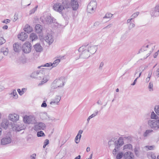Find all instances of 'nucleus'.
<instances>
[{
  "mask_svg": "<svg viewBox=\"0 0 159 159\" xmlns=\"http://www.w3.org/2000/svg\"><path fill=\"white\" fill-rule=\"evenodd\" d=\"M55 19L52 17L50 15H48L44 17V20L48 24H50L52 23H54Z\"/></svg>",
  "mask_w": 159,
  "mask_h": 159,
  "instance_id": "obj_19",
  "label": "nucleus"
},
{
  "mask_svg": "<svg viewBox=\"0 0 159 159\" xmlns=\"http://www.w3.org/2000/svg\"><path fill=\"white\" fill-rule=\"evenodd\" d=\"M16 125L11 123L10 124V126L11 128L14 131V128H15V127H16Z\"/></svg>",
  "mask_w": 159,
  "mask_h": 159,
  "instance_id": "obj_50",
  "label": "nucleus"
},
{
  "mask_svg": "<svg viewBox=\"0 0 159 159\" xmlns=\"http://www.w3.org/2000/svg\"><path fill=\"white\" fill-rule=\"evenodd\" d=\"M101 23L99 21H96L94 23V26H98Z\"/></svg>",
  "mask_w": 159,
  "mask_h": 159,
  "instance_id": "obj_57",
  "label": "nucleus"
},
{
  "mask_svg": "<svg viewBox=\"0 0 159 159\" xmlns=\"http://www.w3.org/2000/svg\"><path fill=\"white\" fill-rule=\"evenodd\" d=\"M8 136L2 139L1 140V143L3 145H5L10 143L11 142V135L9 133L7 134Z\"/></svg>",
  "mask_w": 159,
  "mask_h": 159,
  "instance_id": "obj_15",
  "label": "nucleus"
},
{
  "mask_svg": "<svg viewBox=\"0 0 159 159\" xmlns=\"http://www.w3.org/2000/svg\"><path fill=\"white\" fill-rule=\"evenodd\" d=\"M135 26V24L133 23H130L129 25V28L130 29H132Z\"/></svg>",
  "mask_w": 159,
  "mask_h": 159,
  "instance_id": "obj_49",
  "label": "nucleus"
},
{
  "mask_svg": "<svg viewBox=\"0 0 159 159\" xmlns=\"http://www.w3.org/2000/svg\"><path fill=\"white\" fill-rule=\"evenodd\" d=\"M132 149V146L130 144H128L124 145L123 150L128 149L130 150Z\"/></svg>",
  "mask_w": 159,
  "mask_h": 159,
  "instance_id": "obj_35",
  "label": "nucleus"
},
{
  "mask_svg": "<svg viewBox=\"0 0 159 159\" xmlns=\"http://www.w3.org/2000/svg\"><path fill=\"white\" fill-rule=\"evenodd\" d=\"M6 42V40L4 39L2 35H0V45H2Z\"/></svg>",
  "mask_w": 159,
  "mask_h": 159,
  "instance_id": "obj_36",
  "label": "nucleus"
},
{
  "mask_svg": "<svg viewBox=\"0 0 159 159\" xmlns=\"http://www.w3.org/2000/svg\"><path fill=\"white\" fill-rule=\"evenodd\" d=\"M158 117L154 113L153 111L152 112L151 115V119L157 120Z\"/></svg>",
  "mask_w": 159,
  "mask_h": 159,
  "instance_id": "obj_42",
  "label": "nucleus"
},
{
  "mask_svg": "<svg viewBox=\"0 0 159 159\" xmlns=\"http://www.w3.org/2000/svg\"><path fill=\"white\" fill-rule=\"evenodd\" d=\"M83 131L82 130H80L78 133L77 136L75 138V141L76 143H79L81 137V134L82 133Z\"/></svg>",
  "mask_w": 159,
  "mask_h": 159,
  "instance_id": "obj_26",
  "label": "nucleus"
},
{
  "mask_svg": "<svg viewBox=\"0 0 159 159\" xmlns=\"http://www.w3.org/2000/svg\"><path fill=\"white\" fill-rule=\"evenodd\" d=\"M130 138V137L129 136L127 137H125L124 138H119L118 140L115 142L114 145L115 147H116V148H119L124 144V140L125 139H129Z\"/></svg>",
  "mask_w": 159,
  "mask_h": 159,
  "instance_id": "obj_9",
  "label": "nucleus"
},
{
  "mask_svg": "<svg viewBox=\"0 0 159 159\" xmlns=\"http://www.w3.org/2000/svg\"><path fill=\"white\" fill-rule=\"evenodd\" d=\"M97 103L99 105H101L102 104V102L101 100H99L98 101Z\"/></svg>",
  "mask_w": 159,
  "mask_h": 159,
  "instance_id": "obj_60",
  "label": "nucleus"
},
{
  "mask_svg": "<svg viewBox=\"0 0 159 159\" xmlns=\"http://www.w3.org/2000/svg\"><path fill=\"white\" fill-rule=\"evenodd\" d=\"M15 128H14V131H19L22 130L24 129L25 127L22 125H16V127H15Z\"/></svg>",
  "mask_w": 159,
  "mask_h": 159,
  "instance_id": "obj_29",
  "label": "nucleus"
},
{
  "mask_svg": "<svg viewBox=\"0 0 159 159\" xmlns=\"http://www.w3.org/2000/svg\"><path fill=\"white\" fill-rule=\"evenodd\" d=\"M37 136L38 137H41L45 136V134L43 131H40L37 133Z\"/></svg>",
  "mask_w": 159,
  "mask_h": 159,
  "instance_id": "obj_44",
  "label": "nucleus"
},
{
  "mask_svg": "<svg viewBox=\"0 0 159 159\" xmlns=\"http://www.w3.org/2000/svg\"><path fill=\"white\" fill-rule=\"evenodd\" d=\"M14 51L16 52H19L21 49V44L18 43H15L13 45Z\"/></svg>",
  "mask_w": 159,
  "mask_h": 159,
  "instance_id": "obj_24",
  "label": "nucleus"
},
{
  "mask_svg": "<svg viewBox=\"0 0 159 159\" xmlns=\"http://www.w3.org/2000/svg\"><path fill=\"white\" fill-rule=\"evenodd\" d=\"M49 143V140L48 139H46L44 142V144L47 145Z\"/></svg>",
  "mask_w": 159,
  "mask_h": 159,
  "instance_id": "obj_62",
  "label": "nucleus"
},
{
  "mask_svg": "<svg viewBox=\"0 0 159 159\" xmlns=\"http://www.w3.org/2000/svg\"><path fill=\"white\" fill-rule=\"evenodd\" d=\"M10 94L13 95V98L15 99H16L18 98V95L17 94L16 90L15 89L13 90L12 92Z\"/></svg>",
  "mask_w": 159,
  "mask_h": 159,
  "instance_id": "obj_34",
  "label": "nucleus"
},
{
  "mask_svg": "<svg viewBox=\"0 0 159 159\" xmlns=\"http://www.w3.org/2000/svg\"><path fill=\"white\" fill-rule=\"evenodd\" d=\"M27 34L25 32H21L20 35H18V38L20 40L24 41L27 38Z\"/></svg>",
  "mask_w": 159,
  "mask_h": 159,
  "instance_id": "obj_27",
  "label": "nucleus"
},
{
  "mask_svg": "<svg viewBox=\"0 0 159 159\" xmlns=\"http://www.w3.org/2000/svg\"><path fill=\"white\" fill-rule=\"evenodd\" d=\"M134 152L135 154L137 156H139V152H138V151L137 148H134Z\"/></svg>",
  "mask_w": 159,
  "mask_h": 159,
  "instance_id": "obj_55",
  "label": "nucleus"
},
{
  "mask_svg": "<svg viewBox=\"0 0 159 159\" xmlns=\"http://www.w3.org/2000/svg\"><path fill=\"white\" fill-rule=\"evenodd\" d=\"M148 125L154 129L157 130L159 129V125L157 120H149L148 122Z\"/></svg>",
  "mask_w": 159,
  "mask_h": 159,
  "instance_id": "obj_7",
  "label": "nucleus"
},
{
  "mask_svg": "<svg viewBox=\"0 0 159 159\" xmlns=\"http://www.w3.org/2000/svg\"><path fill=\"white\" fill-rule=\"evenodd\" d=\"M17 92H18V93H19V94L20 95H23V93L22 92V91H21V90L20 89H18L17 90Z\"/></svg>",
  "mask_w": 159,
  "mask_h": 159,
  "instance_id": "obj_61",
  "label": "nucleus"
},
{
  "mask_svg": "<svg viewBox=\"0 0 159 159\" xmlns=\"http://www.w3.org/2000/svg\"><path fill=\"white\" fill-rule=\"evenodd\" d=\"M37 7H38V6H36V7H35L34 8H33L30 11V14H32L34 13L35 12V11L37 10Z\"/></svg>",
  "mask_w": 159,
  "mask_h": 159,
  "instance_id": "obj_48",
  "label": "nucleus"
},
{
  "mask_svg": "<svg viewBox=\"0 0 159 159\" xmlns=\"http://www.w3.org/2000/svg\"><path fill=\"white\" fill-rule=\"evenodd\" d=\"M20 62L22 63H25L26 62V59L24 57H21L19 58Z\"/></svg>",
  "mask_w": 159,
  "mask_h": 159,
  "instance_id": "obj_40",
  "label": "nucleus"
},
{
  "mask_svg": "<svg viewBox=\"0 0 159 159\" xmlns=\"http://www.w3.org/2000/svg\"><path fill=\"white\" fill-rule=\"evenodd\" d=\"M10 20L9 19H6L4 20H3L2 21V22L3 23H6L7 24L8 23H10Z\"/></svg>",
  "mask_w": 159,
  "mask_h": 159,
  "instance_id": "obj_53",
  "label": "nucleus"
},
{
  "mask_svg": "<svg viewBox=\"0 0 159 159\" xmlns=\"http://www.w3.org/2000/svg\"><path fill=\"white\" fill-rule=\"evenodd\" d=\"M124 157L125 159H134V156L132 152L129 151L125 153Z\"/></svg>",
  "mask_w": 159,
  "mask_h": 159,
  "instance_id": "obj_22",
  "label": "nucleus"
},
{
  "mask_svg": "<svg viewBox=\"0 0 159 159\" xmlns=\"http://www.w3.org/2000/svg\"><path fill=\"white\" fill-rule=\"evenodd\" d=\"M153 84L152 82H150L149 83V85H148V88L149 89L150 91H153Z\"/></svg>",
  "mask_w": 159,
  "mask_h": 159,
  "instance_id": "obj_45",
  "label": "nucleus"
},
{
  "mask_svg": "<svg viewBox=\"0 0 159 159\" xmlns=\"http://www.w3.org/2000/svg\"><path fill=\"white\" fill-rule=\"evenodd\" d=\"M141 67H139L136 71V72L134 74V76H135L137 74L139 73V75L137 77V78H139L141 76V74L143 71V70L142 69V70H141Z\"/></svg>",
  "mask_w": 159,
  "mask_h": 159,
  "instance_id": "obj_33",
  "label": "nucleus"
},
{
  "mask_svg": "<svg viewBox=\"0 0 159 159\" xmlns=\"http://www.w3.org/2000/svg\"><path fill=\"white\" fill-rule=\"evenodd\" d=\"M24 31L28 33H30L33 30L32 27H30L28 25H25L24 28Z\"/></svg>",
  "mask_w": 159,
  "mask_h": 159,
  "instance_id": "obj_30",
  "label": "nucleus"
},
{
  "mask_svg": "<svg viewBox=\"0 0 159 159\" xmlns=\"http://www.w3.org/2000/svg\"><path fill=\"white\" fill-rule=\"evenodd\" d=\"M70 7L69 1L68 0H63L61 3H55L52 6L53 9L54 11L61 14L64 11H68L69 10Z\"/></svg>",
  "mask_w": 159,
  "mask_h": 159,
  "instance_id": "obj_2",
  "label": "nucleus"
},
{
  "mask_svg": "<svg viewBox=\"0 0 159 159\" xmlns=\"http://www.w3.org/2000/svg\"><path fill=\"white\" fill-rule=\"evenodd\" d=\"M47 106V104L45 101H43L41 105V107H45Z\"/></svg>",
  "mask_w": 159,
  "mask_h": 159,
  "instance_id": "obj_59",
  "label": "nucleus"
},
{
  "mask_svg": "<svg viewBox=\"0 0 159 159\" xmlns=\"http://www.w3.org/2000/svg\"><path fill=\"white\" fill-rule=\"evenodd\" d=\"M66 82L64 78H61L56 79L52 83L51 87L52 89L63 88Z\"/></svg>",
  "mask_w": 159,
  "mask_h": 159,
  "instance_id": "obj_4",
  "label": "nucleus"
},
{
  "mask_svg": "<svg viewBox=\"0 0 159 159\" xmlns=\"http://www.w3.org/2000/svg\"><path fill=\"white\" fill-rule=\"evenodd\" d=\"M45 127V124L43 122L38 123L34 126L35 129L37 131L39 130H44Z\"/></svg>",
  "mask_w": 159,
  "mask_h": 159,
  "instance_id": "obj_17",
  "label": "nucleus"
},
{
  "mask_svg": "<svg viewBox=\"0 0 159 159\" xmlns=\"http://www.w3.org/2000/svg\"><path fill=\"white\" fill-rule=\"evenodd\" d=\"M112 15L110 13H107L105 16L103 17V19H108V21L110 19V18L112 17Z\"/></svg>",
  "mask_w": 159,
  "mask_h": 159,
  "instance_id": "obj_41",
  "label": "nucleus"
},
{
  "mask_svg": "<svg viewBox=\"0 0 159 159\" xmlns=\"http://www.w3.org/2000/svg\"><path fill=\"white\" fill-rule=\"evenodd\" d=\"M35 29L37 33H40L42 31V26L40 25L37 24L35 26Z\"/></svg>",
  "mask_w": 159,
  "mask_h": 159,
  "instance_id": "obj_32",
  "label": "nucleus"
},
{
  "mask_svg": "<svg viewBox=\"0 0 159 159\" xmlns=\"http://www.w3.org/2000/svg\"><path fill=\"white\" fill-rule=\"evenodd\" d=\"M112 24H110L108 25H107L106 26L104 27V29L109 28L112 26Z\"/></svg>",
  "mask_w": 159,
  "mask_h": 159,
  "instance_id": "obj_58",
  "label": "nucleus"
},
{
  "mask_svg": "<svg viewBox=\"0 0 159 159\" xmlns=\"http://www.w3.org/2000/svg\"><path fill=\"white\" fill-rule=\"evenodd\" d=\"M45 41L48 43L49 45L51 44L53 42V36L51 34H48L44 37Z\"/></svg>",
  "mask_w": 159,
  "mask_h": 159,
  "instance_id": "obj_16",
  "label": "nucleus"
},
{
  "mask_svg": "<svg viewBox=\"0 0 159 159\" xmlns=\"http://www.w3.org/2000/svg\"><path fill=\"white\" fill-rule=\"evenodd\" d=\"M150 15L152 17H153L159 16V5L156 6L152 9L150 11Z\"/></svg>",
  "mask_w": 159,
  "mask_h": 159,
  "instance_id": "obj_14",
  "label": "nucleus"
},
{
  "mask_svg": "<svg viewBox=\"0 0 159 159\" xmlns=\"http://www.w3.org/2000/svg\"><path fill=\"white\" fill-rule=\"evenodd\" d=\"M23 119L24 122L25 123L32 124L36 122L35 118L32 116L26 115L23 117Z\"/></svg>",
  "mask_w": 159,
  "mask_h": 159,
  "instance_id": "obj_10",
  "label": "nucleus"
},
{
  "mask_svg": "<svg viewBox=\"0 0 159 159\" xmlns=\"http://www.w3.org/2000/svg\"><path fill=\"white\" fill-rule=\"evenodd\" d=\"M98 111H95L94 113L92 114L91 116L92 118H93L98 115Z\"/></svg>",
  "mask_w": 159,
  "mask_h": 159,
  "instance_id": "obj_54",
  "label": "nucleus"
},
{
  "mask_svg": "<svg viewBox=\"0 0 159 159\" xmlns=\"http://www.w3.org/2000/svg\"><path fill=\"white\" fill-rule=\"evenodd\" d=\"M69 3L70 7L69 8V10L72 7L74 10H76L78 8V2L75 0H71V2H69Z\"/></svg>",
  "mask_w": 159,
  "mask_h": 159,
  "instance_id": "obj_18",
  "label": "nucleus"
},
{
  "mask_svg": "<svg viewBox=\"0 0 159 159\" xmlns=\"http://www.w3.org/2000/svg\"><path fill=\"white\" fill-rule=\"evenodd\" d=\"M154 47L152 44L148 45L145 47H143L139 51V52L141 53V55L143 59H146L148 57L150 54L152 52L153 48Z\"/></svg>",
  "mask_w": 159,
  "mask_h": 159,
  "instance_id": "obj_3",
  "label": "nucleus"
},
{
  "mask_svg": "<svg viewBox=\"0 0 159 159\" xmlns=\"http://www.w3.org/2000/svg\"><path fill=\"white\" fill-rule=\"evenodd\" d=\"M34 48L37 52H40L42 51L43 48L40 44L37 43L34 46Z\"/></svg>",
  "mask_w": 159,
  "mask_h": 159,
  "instance_id": "obj_28",
  "label": "nucleus"
},
{
  "mask_svg": "<svg viewBox=\"0 0 159 159\" xmlns=\"http://www.w3.org/2000/svg\"><path fill=\"white\" fill-rule=\"evenodd\" d=\"M97 6V3L96 1H91L87 6V11L89 13H93Z\"/></svg>",
  "mask_w": 159,
  "mask_h": 159,
  "instance_id": "obj_6",
  "label": "nucleus"
},
{
  "mask_svg": "<svg viewBox=\"0 0 159 159\" xmlns=\"http://www.w3.org/2000/svg\"><path fill=\"white\" fill-rule=\"evenodd\" d=\"M41 67L40 69L42 70L39 71H36L33 72L30 75L31 77L33 78L36 79L38 80H41L43 76V72L45 71L46 69L43 68Z\"/></svg>",
  "mask_w": 159,
  "mask_h": 159,
  "instance_id": "obj_5",
  "label": "nucleus"
},
{
  "mask_svg": "<svg viewBox=\"0 0 159 159\" xmlns=\"http://www.w3.org/2000/svg\"><path fill=\"white\" fill-rule=\"evenodd\" d=\"M155 111L156 113L159 115V105L156 106L155 107Z\"/></svg>",
  "mask_w": 159,
  "mask_h": 159,
  "instance_id": "obj_47",
  "label": "nucleus"
},
{
  "mask_svg": "<svg viewBox=\"0 0 159 159\" xmlns=\"http://www.w3.org/2000/svg\"><path fill=\"white\" fill-rule=\"evenodd\" d=\"M156 72H157V76L158 77H159V68H158V69H157V71H156Z\"/></svg>",
  "mask_w": 159,
  "mask_h": 159,
  "instance_id": "obj_64",
  "label": "nucleus"
},
{
  "mask_svg": "<svg viewBox=\"0 0 159 159\" xmlns=\"http://www.w3.org/2000/svg\"><path fill=\"white\" fill-rule=\"evenodd\" d=\"M8 118L10 120L16 122L19 120V116L14 113H10L8 116Z\"/></svg>",
  "mask_w": 159,
  "mask_h": 159,
  "instance_id": "obj_13",
  "label": "nucleus"
},
{
  "mask_svg": "<svg viewBox=\"0 0 159 159\" xmlns=\"http://www.w3.org/2000/svg\"><path fill=\"white\" fill-rule=\"evenodd\" d=\"M118 151V148L115 147V149L113 150L112 153L114 155L116 154V152Z\"/></svg>",
  "mask_w": 159,
  "mask_h": 159,
  "instance_id": "obj_51",
  "label": "nucleus"
},
{
  "mask_svg": "<svg viewBox=\"0 0 159 159\" xmlns=\"http://www.w3.org/2000/svg\"><path fill=\"white\" fill-rule=\"evenodd\" d=\"M115 142L112 140L109 141L108 142V144L109 146H111V145L114 144Z\"/></svg>",
  "mask_w": 159,
  "mask_h": 159,
  "instance_id": "obj_56",
  "label": "nucleus"
},
{
  "mask_svg": "<svg viewBox=\"0 0 159 159\" xmlns=\"http://www.w3.org/2000/svg\"><path fill=\"white\" fill-rule=\"evenodd\" d=\"M61 97L60 95H56L55 97L52 99L50 102V104L52 107H54L59 104L60 101L61 99Z\"/></svg>",
  "mask_w": 159,
  "mask_h": 159,
  "instance_id": "obj_11",
  "label": "nucleus"
},
{
  "mask_svg": "<svg viewBox=\"0 0 159 159\" xmlns=\"http://www.w3.org/2000/svg\"><path fill=\"white\" fill-rule=\"evenodd\" d=\"M145 148L148 149L146 150L148 151V150H152L154 149L155 146H145Z\"/></svg>",
  "mask_w": 159,
  "mask_h": 159,
  "instance_id": "obj_46",
  "label": "nucleus"
},
{
  "mask_svg": "<svg viewBox=\"0 0 159 159\" xmlns=\"http://www.w3.org/2000/svg\"><path fill=\"white\" fill-rule=\"evenodd\" d=\"M148 158H150L151 157L152 159H156V156L153 153H148Z\"/></svg>",
  "mask_w": 159,
  "mask_h": 159,
  "instance_id": "obj_37",
  "label": "nucleus"
},
{
  "mask_svg": "<svg viewBox=\"0 0 159 159\" xmlns=\"http://www.w3.org/2000/svg\"><path fill=\"white\" fill-rule=\"evenodd\" d=\"M153 131L152 130H147L144 134L143 136L145 137L147 136L148 134Z\"/></svg>",
  "mask_w": 159,
  "mask_h": 159,
  "instance_id": "obj_39",
  "label": "nucleus"
},
{
  "mask_svg": "<svg viewBox=\"0 0 159 159\" xmlns=\"http://www.w3.org/2000/svg\"><path fill=\"white\" fill-rule=\"evenodd\" d=\"M38 38V36L34 33H32L30 36V39L32 41L34 40L37 39Z\"/></svg>",
  "mask_w": 159,
  "mask_h": 159,
  "instance_id": "obj_31",
  "label": "nucleus"
},
{
  "mask_svg": "<svg viewBox=\"0 0 159 159\" xmlns=\"http://www.w3.org/2000/svg\"><path fill=\"white\" fill-rule=\"evenodd\" d=\"M139 14V12H136L133 13L132 16H131V17L133 19L136 18L138 16Z\"/></svg>",
  "mask_w": 159,
  "mask_h": 159,
  "instance_id": "obj_43",
  "label": "nucleus"
},
{
  "mask_svg": "<svg viewBox=\"0 0 159 159\" xmlns=\"http://www.w3.org/2000/svg\"><path fill=\"white\" fill-rule=\"evenodd\" d=\"M97 50V47L95 46H83L78 50L80 52V57L82 59L89 58L91 55L94 53Z\"/></svg>",
  "mask_w": 159,
  "mask_h": 159,
  "instance_id": "obj_1",
  "label": "nucleus"
},
{
  "mask_svg": "<svg viewBox=\"0 0 159 159\" xmlns=\"http://www.w3.org/2000/svg\"><path fill=\"white\" fill-rule=\"evenodd\" d=\"M49 120L51 122H53V121H55L56 120L54 118H49Z\"/></svg>",
  "mask_w": 159,
  "mask_h": 159,
  "instance_id": "obj_63",
  "label": "nucleus"
},
{
  "mask_svg": "<svg viewBox=\"0 0 159 159\" xmlns=\"http://www.w3.org/2000/svg\"><path fill=\"white\" fill-rule=\"evenodd\" d=\"M60 61V59H57L54 61L53 63H47L44 65H43L40 66H38V68H40L41 67H49L50 66H52V68L54 67H56Z\"/></svg>",
  "mask_w": 159,
  "mask_h": 159,
  "instance_id": "obj_12",
  "label": "nucleus"
},
{
  "mask_svg": "<svg viewBox=\"0 0 159 159\" xmlns=\"http://www.w3.org/2000/svg\"><path fill=\"white\" fill-rule=\"evenodd\" d=\"M123 155L124 156L123 153L120 152L117 155L116 158V159H120L122 157Z\"/></svg>",
  "mask_w": 159,
  "mask_h": 159,
  "instance_id": "obj_38",
  "label": "nucleus"
},
{
  "mask_svg": "<svg viewBox=\"0 0 159 159\" xmlns=\"http://www.w3.org/2000/svg\"><path fill=\"white\" fill-rule=\"evenodd\" d=\"M9 124V121L7 119H3L2 120L1 126L3 128L6 129H7Z\"/></svg>",
  "mask_w": 159,
  "mask_h": 159,
  "instance_id": "obj_20",
  "label": "nucleus"
},
{
  "mask_svg": "<svg viewBox=\"0 0 159 159\" xmlns=\"http://www.w3.org/2000/svg\"><path fill=\"white\" fill-rule=\"evenodd\" d=\"M104 65V63L102 62L100 63L99 66V69L100 70H101L102 69V67Z\"/></svg>",
  "mask_w": 159,
  "mask_h": 159,
  "instance_id": "obj_52",
  "label": "nucleus"
},
{
  "mask_svg": "<svg viewBox=\"0 0 159 159\" xmlns=\"http://www.w3.org/2000/svg\"><path fill=\"white\" fill-rule=\"evenodd\" d=\"M47 70H45V71L43 72V76L42 77V82L43 83H46L49 80V77L48 73L47 72Z\"/></svg>",
  "mask_w": 159,
  "mask_h": 159,
  "instance_id": "obj_23",
  "label": "nucleus"
},
{
  "mask_svg": "<svg viewBox=\"0 0 159 159\" xmlns=\"http://www.w3.org/2000/svg\"><path fill=\"white\" fill-rule=\"evenodd\" d=\"M8 50L7 48H2L0 50V61L2 59L3 57L2 54L7 56L8 53Z\"/></svg>",
  "mask_w": 159,
  "mask_h": 159,
  "instance_id": "obj_21",
  "label": "nucleus"
},
{
  "mask_svg": "<svg viewBox=\"0 0 159 159\" xmlns=\"http://www.w3.org/2000/svg\"><path fill=\"white\" fill-rule=\"evenodd\" d=\"M22 51L25 53H29L31 50L32 46L31 44L28 42L24 43L22 47Z\"/></svg>",
  "mask_w": 159,
  "mask_h": 159,
  "instance_id": "obj_8",
  "label": "nucleus"
},
{
  "mask_svg": "<svg viewBox=\"0 0 159 159\" xmlns=\"http://www.w3.org/2000/svg\"><path fill=\"white\" fill-rule=\"evenodd\" d=\"M31 0H22L21 4L23 8H25L30 5Z\"/></svg>",
  "mask_w": 159,
  "mask_h": 159,
  "instance_id": "obj_25",
  "label": "nucleus"
}]
</instances>
